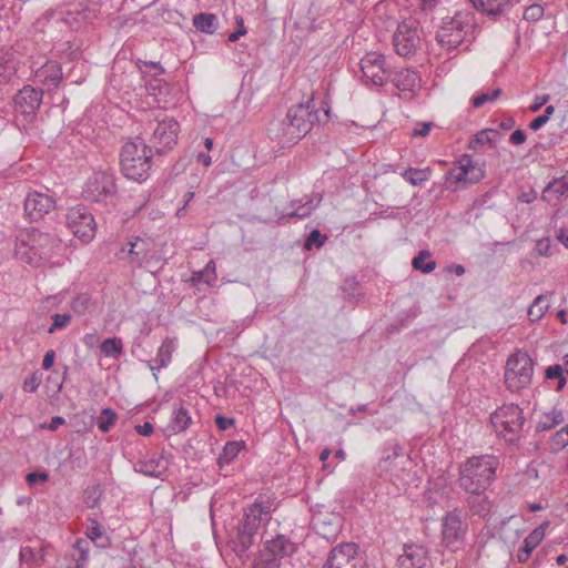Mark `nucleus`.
<instances>
[{
  "instance_id": "obj_19",
  "label": "nucleus",
  "mask_w": 568,
  "mask_h": 568,
  "mask_svg": "<svg viewBox=\"0 0 568 568\" xmlns=\"http://www.w3.org/2000/svg\"><path fill=\"white\" fill-rule=\"evenodd\" d=\"M428 548L419 544L404 545L403 554L397 558V568H428Z\"/></svg>"
},
{
  "instance_id": "obj_26",
  "label": "nucleus",
  "mask_w": 568,
  "mask_h": 568,
  "mask_svg": "<svg viewBox=\"0 0 568 568\" xmlns=\"http://www.w3.org/2000/svg\"><path fill=\"white\" fill-rule=\"evenodd\" d=\"M217 280L216 275V265L213 260L209 261L205 267L201 271L192 272V275L189 282L193 286H200L201 284H206L207 286L214 285Z\"/></svg>"
},
{
  "instance_id": "obj_37",
  "label": "nucleus",
  "mask_w": 568,
  "mask_h": 568,
  "mask_svg": "<svg viewBox=\"0 0 568 568\" xmlns=\"http://www.w3.org/2000/svg\"><path fill=\"white\" fill-rule=\"evenodd\" d=\"M243 445V442H227L217 459L220 468L236 458Z\"/></svg>"
},
{
  "instance_id": "obj_1",
  "label": "nucleus",
  "mask_w": 568,
  "mask_h": 568,
  "mask_svg": "<svg viewBox=\"0 0 568 568\" xmlns=\"http://www.w3.org/2000/svg\"><path fill=\"white\" fill-rule=\"evenodd\" d=\"M332 119V108L327 97L318 105L313 92L305 102L292 105L284 118H275L267 125V134L283 146L296 144L306 136L315 124L327 123Z\"/></svg>"
},
{
  "instance_id": "obj_23",
  "label": "nucleus",
  "mask_w": 568,
  "mask_h": 568,
  "mask_svg": "<svg viewBox=\"0 0 568 568\" xmlns=\"http://www.w3.org/2000/svg\"><path fill=\"white\" fill-rule=\"evenodd\" d=\"M36 77L44 85L58 88L63 78V72L61 65L58 62L48 61L37 70Z\"/></svg>"
},
{
  "instance_id": "obj_60",
  "label": "nucleus",
  "mask_w": 568,
  "mask_h": 568,
  "mask_svg": "<svg viewBox=\"0 0 568 568\" xmlns=\"http://www.w3.org/2000/svg\"><path fill=\"white\" fill-rule=\"evenodd\" d=\"M526 139H527L526 132L521 129H518L511 133L509 141L515 145H520V144L525 143Z\"/></svg>"
},
{
  "instance_id": "obj_52",
  "label": "nucleus",
  "mask_w": 568,
  "mask_h": 568,
  "mask_svg": "<svg viewBox=\"0 0 568 568\" xmlns=\"http://www.w3.org/2000/svg\"><path fill=\"white\" fill-rule=\"evenodd\" d=\"M87 536L91 541L98 544L103 538L104 531L95 520H92V526L88 528Z\"/></svg>"
},
{
  "instance_id": "obj_7",
  "label": "nucleus",
  "mask_w": 568,
  "mask_h": 568,
  "mask_svg": "<svg viewBox=\"0 0 568 568\" xmlns=\"http://www.w3.org/2000/svg\"><path fill=\"white\" fill-rule=\"evenodd\" d=\"M440 545L450 552L460 550L466 541L468 523L462 510L454 508L442 518Z\"/></svg>"
},
{
  "instance_id": "obj_24",
  "label": "nucleus",
  "mask_w": 568,
  "mask_h": 568,
  "mask_svg": "<svg viewBox=\"0 0 568 568\" xmlns=\"http://www.w3.org/2000/svg\"><path fill=\"white\" fill-rule=\"evenodd\" d=\"M128 256L129 262L136 265L142 263L149 257L151 252V243L149 240L135 237L134 241L129 242Z\"/></svg>"
},
{
  "instance_id": "obj_33",
  "label": "nucleus",
  "mask_w": 568,
  "mask_h": 568,
  "mask_svg": "<svg viewBox=\"0 0 568 568\" xmlns=\"http://www.w3.org/2000/svg\"><path fill=\"white\" fill-rule=\"evenodd\" d=\"M432 170L429 168L417 169V168H408L403 173L402 176L405 181L410 183L413 186H420L430 178Z\"/></svg>"
},
{
  "instance_id": "obj_27",
  "label": "nucleus",
  "mask_w": 568,
  "mask_h": 568,
  "mask_svg": "<svg viewBox=\"0 0 568 568\" xmlns=\"http://www.w3.org/2000/svg\"><path fill=\"white\" fill-rule=\"evenodd\" d=\"M276 508L275 498L270 495H260L255 501L244 509L248 515H255V518H262V515H268Z\"/></svg>"
},
{
  "instance_id": "obj_35",
  "label": "nucleus",
  "mask_w": 568,
  "mask_h": 568,
  "mask_svg": "<svg viewBox=\"0 0 568 568\" xmlns=\"http://www.w3.org/2000/svg\"><path fill=\"white\" fill-rule=\"evenodd\" d=\"M549 308L548 298L546 294L538 295L528 308V318L530 322H538L544 317Z\"/></svg>"
},
{
  "instance_id": "obj_13",
  "label": "nucleus",
  "mask_w": 568,
  "mask_h": 568,
  "mask_svg": "<svg viewBox=\"0 0 568 568\" xmlns=\"http://www.w3.org/2000/svg\"><path fill=\"white\" fill-rule=\"evenodd\" d=\"M261 521L262 518H255V515L244 511L243 518L237 524L236 535L232 539V549L239 557L245 555L253 546Z\"/></svg>"
},
{
  "instance_id": "obj_45",
  "label": "nucleus",
  "mask_w": 568,
  "mask_h": 568,
  "mask_svg": "<svg viewBox=\"0 0 568 568\" xmlns=\"http://www.w3.org/2000/svg\"><path fill=\"white\" fill-rule=\"evenodd\" d=\"M503 94V90L497 88L493 90L490 93H480L471 99V104L474 108H480L486 102H493L497 100Z\"/></svg>"
},
{
  "instance_id": "obj_12",
  "label": "nucleus",
  "mask_w": 568,
  "mask_h": 568,
  "mask_svg": "<svg viewBox=\"0 0 568 568\" xmlns=\"http://www.w3.org/2000/svg\"><path fill=\"white\" fill-rule=\"evenodd\" d=\"M420 41L419 30L414 20L402 21L393 36L395 51L402 57L415 54L420 47Z\"/></svg>"
},
{
  "instance_id": "obj_49",
  "label": "nucleus",
  "mask_w": 568,
  "mask_h": 568,
  "mask_svg": "<svg viewBox=\"0 0 568 568\" xmlns=\"http://www.w3.org/2000/svg\"><path fill=\"white\" fill-rule=\"evenodd\" d=\"M544 16V7L539 3H534L527 7L524 11V19L527 21L536 22Z\"/></svg>"
},
{
  "instance_id": "obj_51",
  "label": "nucleus",
  "mask_w": 568,
  "mask_h": 568,
  "mask_svg": "<svg viewBox=\"0 0 568 568\" xmlns=\"http://www.w3.org/2000/svg\"><path fill=\"white\" fill-rule=\"evenodd\" d=\"M74 548L80 554L79 562H81V564L85 562L88 560V558H89L90 541H88L85 539H79V540L75 541ZM79 566H80V564H78V567Z\"/></svg>"
},
{
  "instance_id": "obj_8",
  "label": "nucleus",
  "mask_w": 568,
  "mask_h": 568,
  "mask_svg": "<svg viewBox=\"0 0 568 568\" xmlns=\"http://www.w3.org/2000/svg\"><path fill=\"white\" fill-rule=\"evenodd\" d=\"M534 361L526 352L517 351L511 354L505 367V384L510 392L526 388L532 378Z\"/></svg>"
},
{
  "instance_id": "obj_10",
  "label": "nucleus",
  "mask_w": 568,
  "mask_h": 568,
  "mask_svg": "<svg viewBox=\"0 0 568 568\" xmlns=\"http://www.w3.org/2000/svg\"><path fill=\"white\" fill-rule=\"evenodd\" d=\"M116 194L115 178L105 171L94 172L87 181L83 196L88 201L108 203Z\"/></svg>"
},
{
  "instance_id": "obj_28",
  "label": "nucleus",
  "mask_w": 568,
  "mask_h": 568,
  "mask_svg": "<svg viewBox=\"0 0 568 568\" xmlns=\"http://www.w3.org/2000/svg\"><path fill=\"white\" fill-rule=\"evenodd\" d=\"M265 548L270 550L273 556H276L280 559L293 554L295 545L284 535H277L275 538L266 542Z\"/></svg>"
},
{
  "instance_id": "obj_48",
  "label": "nucleus",
  "mask_w": 568,
  "mask_h": 568,
  "mask_svg": "<svg viewBox=\"0 0 568 568\" xmlns=\"http://www.w3.org/2000/svg\"><path fill=\"white\" fill-rule=\"evenodd\" d=\"M52 325L48 328V333L52 334L57 329H61L68 326L71 321V315L69 313L63 314H54L52 315Z\"/></svg>"
},
{
  "instance_id": "obj_59",
  "label": "nucleus",
  "mask_w": 568,
  "mask_h": 568,
  "mask_svg": "<svg viewBox=\"0 0 568 568\" xmlns=\"http://www.w3.org/2000/svg\"><path fill=\"white\" fill-rule=\"evenodd\" d=\"M433 122H423L419 124V128L413 130V136H426L429 134L430 129L433 128Z\"/></svg>"
},
{
  "instance_id": "obj_15",
  "label": "nucleus",
  "mask_w": 568,
  "mask_h": 568,
  "mask_svg": "<svg viewBox=\"0 0 568 568\" xmlns=\"http://www.w3.org/2000/svg\"><path fill=\"white\" fill-rule=\"evenodd\" d=\"M179 129L180 125L174 119L158 122L149 146H152L156 154H164L176 144Z\"/></svg>"
},
{
  "instance_id": "obj_39",
  "label": "nucleus",
  "mask_w": 568,
  "mask_h": 568,
  "mask_svg": "<svg viewBox=\"0 0 568 568\" xmlns=\"http://www.w3.org/2000/svg\"><path fill=\"white\" fill-rule=\"evenodd\" d=\"M71 308L78 315H84L92 312L93 302L89 294L81 293L71 301Z\"/></svg>"
},
{
  "instance_id": "obj_9",
  "label": "nucleus",
  "mask_w": 568,
  "mask_h": 568,
  "mask_svg": "<svg viewBox=\"0 0 568 568\" xmlns=\"http://www.w3.org/2000/svg\"><path fill=\"white\" fill-rule=\"evenodd\" d=\"M484 176L485 172L477 162L470 155L464 154L458 161V166L447 172V187L457 191L460 187L478 183Z\"/></svg>"
},
{
  "instance_id": "obj_56",
  "label": "nucleus",
  "mask_w": 568,
  "mask_h": 568,
  "mask_svg": "<svg viewBox=\"0 0 568 568\" xmlns=\"http://www.w3.org/2000/svg\"><path fill=\"white\" fill-rule=\"evenodd\" d=\"M236 23L239 24V29L229 36V41L231 42L237 41L240 37L245 36L247 32L242 17H236Z\"/></svg>"
},
{
  "instance_id": "obj_21",
  "label": "nucleus",
  "mask_w": 568,
  "mask_h": 568,
  "mask_svg": "<svg viewBox=\"0 0 568 568\" xmlns=\"http://www.w3.org/2000/svg\"><path fill=\"white\" fill-rule=\"evenodd\" d=\"M548 527V523H544L535 528L523 541V546L517 551V560L520 564L528 561L531 552L538 547V545L545 538V531Z\"/></svg>"
},
{
  "instance_id": "obj_4",
  "label": "nucleus",
  "mask_w": 568,
  "mask_h": 568,
  "mask_svg": "<svg viewBox=\"0 0 568 568\" xmlns=\"http://www.w3.org/2000/svg\"><path fill=\"white\" fill-rule=\"evenodd\" d=\"M152 156V146L146 145L141 138L126 142L120 153L123 175L135 182L145 181L151 170Z\"/></svg>"
},
{
  "instance_id": "obj_17",
  "label": "nucleus",
  "mask_w": 568,
  "mask_h": 568,
  "mask_svg": "<svg viewBox=\"0 0 568 568\" xmlns=\"http://www.w3.org/2000/svg\"><path fill=\"white\" fill-rule=\"evenodd\" d=\"M43 90L24 85L13 98L14 109L28 121H32L42 103Z\"/></svg>"
},
{
  "instance_id": "obj_34",
  "label": "nucleus",
  "mask_w": 568,
  "mask_h": 568,
  "mask_svg": "<svg viewBox=\"0 0 568 568\" xmlns=\"http://www.w3.org/2000/svg\"><path fill=\"white\" fill-rule=\"evenodd\" d=\"M564 422L561 410L552 408L550 412L544 414L536 426L537 432H546L555 428Z\"/></svg>"
},
{
  "instance_id": "obj_40",
  "label": "nucleus",
  "mask_w": 568,
  "mask_h": 568,
  "mask_svg": "<svg viewBox=\"0 0 568 568\" xmlns=\"http://www.w3.org/2000/svg\"><path fill=\"white\" fill-rule=\"evenodd\" d=\"M161 459H150V460H139L134 465V471L143 474L148 477H159L160 473L158 468L160 467Z\"/></svg>"
},
{
  "instance_id": "obj_64",
  "label": "nucleus",
  "mask_w": 568,
  "mask_h": 568,
  "mask_svg": "<svg viewBox=\"0 0 568 568\" xmlns=\"http://www.w3.org/2000/svg\"><path fill=\"white\" fill-rule=\"evenodd\" d=\"M135 430L139 435L150 436V435H152L154 428L150 422H145L142 425L135 426Z\"/></svg>"
},
{
  "instance_id": "obj_61",
  "label": "nucleus",
  "mask_w": 568,
  "mask_h": 568,
  "mask_svg": "<svg viewBox=\"0 0 568 568\" xmlns=\"http://www.w3.org/2000/svg\"><path fill=\"white\" fill-rule=\"evenodd\" d=\"M215 424H216L219 429L226 430L231 426H233L234 419L225 417V416H222V415H217L216 418H215Z\"/></svg>"
},
{
  "instance_id": "obj_50",
  "label": "nucleus",
  "mask_w": 568,
  "mask_h": 568,
  "mask_svg": "<svg viewBox=\"0 0 568 568\" xmlns=\"http://www.w3.org/2000/svg\"><path fill=\"white\" fill-rule=\"evenodd\" d=\"M41 374L34 372L24 379L22 388L24 392L34 393L41 384Z\"/></svg>"
},
{
  "instance_id": "obj_41",
  "label": "nucleus",
  "mask_w": 568,
  "mask_h": 568,
  "mask_svg": "<svg viewBox=\"0 0 568 568\" xmlns=\"http://www.w3.org/2000/svg\"><path fill=\"white\" fill-rule=\"evenodd\" d=\"M16 68L12 63L0 60V100L3 97V87L10 84L16 79Z\"/></svg>"
},
{
  "instance_id": "obj_16",
  "label": "nucleus",
  "mask_w": 568,
  "mask_h": 568,
  "mask_svg": "<svg viewBox=\"0 0 568 568\" xmlns=\"http://www.w3.org/2000/svg\"><path fill=\"white\" fill-rule=\"evenodd\" d=\"M363 75L375 85H384L392 75L386 59L377 52H368L361 60Z\"/></svg>"
},
{
  "instance_id": "obj_54",
  "label": "nucleus",
  "mask_w": 568,
  "mask_h": 568,
  "mask_svg": "<svg viewBox=\"0 0 568 568\" xmlns=\"http://www.w3.org/2000/svg\"><path fill=\"white\" fill-rule=\"evenodd\" d=\"M88 8H83L81 10H68L67 11V21L70 22V18L72 20H74L77 23H81V22H84L89 19V14H88Z\"/></svg>"
},
{
  "instance_id": "obj_42",
  "label": "nucleus",
  "mask_w": 568,
  "mask_h": 568,
  "mask_svg": "<svg viewBox=\"0 0 568 568\" xmlns=\"http://www.w3.org/2000/svg\"><path fill=\"white\" fill-rule=\"evenodd\" d=\"M554 193L557 197L568 194V183L562 180H554L542 191L541 199L550 201L549 195Z\"/></svg>"
},
{
  "instance_id": "obj_5",
  "label": "nucleus",
  "mask_w": 568,
  "mask_h": 568,
  "mask_svg": "<svg viewBox=\"0 0 568 568\" xmlns=\"http://www.w3.org/2000/svg\"><path fill=\"white\" fill-rule=\"evenodd\" d=\"M525 422L523 409L516 404L503 405L490 414L496 435L510 445L520 440Z\"/></svg>"
},
{
  "instance_id": "obj_57",
  "label": "nucleus",
  "mask_w": 568,
  "mask_h": 568,
  "mask_svg": "<svg viewBox=\"0 0 568 568\" xmlns=\"http://www.w3.org/2000/svg\"><path fill=\"white\" fill-rule=\"evenodd\" d=\"M564 367L562 365L556 364L552 366H549L546 368V378L548 379H555L561 377L564 375Z\"/></svg>"
},
{
  "instance_id": "obj_47",
  "label": "nucleus",
  "mask_w": 568,
  "mask_h": 568,
  "mask_svg": "<svg viewBox=\"0 0 568 568\" xmlns=\"http://www.w3.org/2000/svg\"><path fill=\"white\" fill-rule=\"evenodd\" d=\"M402 450L403 447L396 440H390L384 446L382 460L388 462L397 458L402 454Z\"/></svg>"
},
{
  "instance_id": "obj_30",
  "label": "nucleus",
  "mask_w": 568,
  "mask_h": 568,
  "mask_svg": "<svg viewBox=\"0 0 568 568\" xmlns=\"http://www.w3.org/2000/svg\"><path fill=\"white\" fill-rule=\"evenodd\" d=\"M322 201L321 195H315L312 199H308L302 204L297 205V201H292L291 206L293 207V211L286 214V217L293 219H305L308 217L312 212L318 206V204Z\"/></svg>"
},
{
  "instance_id": "obj_22",
  "label": "nucleus",
  "mask_w": 568,
  "mask_h": 568,
  "mask_svg": "<svg viewBox=\"0 0 568 568\" xmlns=\"http://www.w3.org/2000/svg\"><path fill=\"white\" fill-rule=\"evenodd\" d=\"M388 81H390L400 91H408L412 93L420 87L419 74L416 71L409 69L392 72Z\"/></svg>"
},
{
  "instance_id": "obj_53",
  "label": "nucleus",
  "mask_w": 568,
  "mask_h": 568,
  "mask_svg": "<svg viewBox=\"0 0 568 568\" xmlns=\"http://www.w3.org/2000/svg\"><path fill=\"white\" fill-rule=\"evenodd\" d=\"M276 556L265 548V550L261 554V561L265 566V568H277L280 562Z\"/></svg>"
},
{
  "instance_id": "obj_18",
  "label": "nucleus",
  "mask_w": 568,
  "mask_h": 568,
  "mask_svg": "<svg viewBox=\"0 0 568 568\" xmlns=\"http://www.w3.org/2000/svg\"><path fill=\"white\" fill-rule=\"evenodd\" d=\"M55 206V200L39 191L29 192L24 200V212L30 221H39Z\"/></svg>"
},
{
  "instance_id": "obj_31",
  "label": "nucleus",
  "mask_w": 568,
  "mask_h": 568,
  "mask_svg": "<svg viewBox=\"0 0 568 568\" xmlns=\"http://www.w3.org/2000/svg\"><path fill=\"white\" fill-rule=\"evenodd\" d=\"M474 8L485 12L488 16H500L506 7L510 4V0H469Z\"/></svg>"
},
{
  "instance_id": "obj_25",
  "label": "nucleus",
  "mask_w": 568,
  "mask_h": 568,
  "mask_svg": "<svg viewBox=\"0 0 568 568\" xmlns=\"http://www.w3.org/2000/svg\"><path fill=\"white\" fill-rule=\"evenodd\" d=\"M176 345H178V343H176L175 338L166 337L162 342L160 348L158 349L156 357L154 359L156 365L150 366L152 372H155V371H159L160 368L166 367L171 363L172 354L175 352ZM153 374L155 375V373H153Z\"/></svg>"
},
{
  "instance_id": "obj_20",
  "label": "nucleus",
  "mask_w": 568,
  "mask_h": 568,
  "mask_svg": "<svg viewBox=\"0 0 568 568\" xmlns=\"http://www.w3.org/2000/svg\"><path fill=\"white\" fill-rule=\"evenodd\" d=\"M464 494V503L470 516H478L483 519H487L490 516L494 504L487 490H474Z\"/></svg>"
},
{
  "instance_id": "obj_62",
  "label": "nucleus",
  "mask_w": 568,
  "mask_h": 568,
  "mask_svg": "<svg viewBox=\"0 0 568 568\" xmlns=\"http://www.w3.org/2000/svg\"><path fill=\"white\" fill-rule=\"evenodd\" d=\"M537 199V192L534 189H530L528 191H523L518 200L523 203H531Z\"/></svg>"
},
{
  "instance_id": "obj_2",
  "label": "nucleus",
  "mask_w": 568,
  "mask_h": 568,
  "mask_svg": "<svg viewBox=\"0 0 568 568\" xmlns=\"http://www.w3.org/2000/svg\"><path fill=\"white\" fill-rule=\"evenodd\" d=\"M499 465V457L495 455L486 454L467 458L459 467L458 487L464 493L488 490L495 480Z\"/></svg>"
},
{
  "instance_id": "obj_29",
  "label": "nucleus",
  "mask_w": 568,
  "mask_h": 568,
  "mask_svg": "<svg viewBox=\"0 0 568 568\" xmlns=\"http://www.w3.org/2000/svg\"><path fill=\"white\" fill-rule=\"evenodd\" d=\"M191 423L192 418L190 412L183 405V403H181L180 406L174 408L172 413V418L169 424V428L174 433H182L189 428Z\"/></svg>"
},
{
  "instance_id": "obj_3",
  "label": "nucleus",
  "mask_w": 568,
  "mask_h": 568,
  "mask_svg": "<svg viewBox=\"0 0 568 568\" xmlns=\"http://www.w3.org/2000/svg\"><path fill=\"white\" fill-rule=\"evenodd\" d=\"M477 22L471 11H458L454 17L443 19L436 40L448 51L458 48L465 41L476 38Z\"/></svg>"
},
{
  "instance_id": "obj_32",
  "label": "nucleus",
  "mask_w": 568,
  "mask_h": 568,
  "mask_svg": "<svg viewBox=\"0 0 568 568\" xmlns=\"http://www.w3.org/2000/svg\"><path fill=\"white\" fill-rule=\"evenodd\" d=\"M193 26L201 32L213 34L217 26L216 16L206 12L195 14L193 17Z\"/></svg>"
},
{
  "instance_id": "obj_14",
  "label": "nucleus",
  "mask_w": 568,
  "mask_h": 568,
  "mask_svg": "<svg viewBox=\"0 0 568 568\" xmlns=\"http://www.w3.org/2000/svg\"><path fill=\"white\" fill-rule=\"evenodd\" d=\"M365 562L358 556V546L346 542L335 546L322 568H364Z\"/></svg>"
},
{
  "instance_id": "obj_43",
  "label": "nucleus",
  "mask_w": 568,
  "mask_h": 568,
  "mask_svg": "<svg viewBox=\"0 0 568 568\" xmlns=\"http://www.w3.org/2000/svg\"><path fill=\"white\" fill-rule=\"evenodd\" d=\"M429 256L430 254L428 251H420L418 255L413 258V267L424 274L433 272L436 267V262L433 260L425 262Z\"/></svg>"
},
{
  "instance_id": "obj_11",
  "label": "nucleus",
  "mask_w": 568,
  "mask_h": 568,
  "mask_svg": "<svg viewBox=\"0 0 568 568\" xmlns=\"http://www.w3.org/2000/svg\"><path fill=\"white\" fill-rule=\"evenodd\" d=\"M67 225L74 236L83 243H89L95 236V220L84 205H77L68 211Z\"/></svg>"
},
{
  "instance_id": "obj_58",
  "label": "nucleus",
  "mask_w": 568,
  "mask_h": 568,
  "mask_svg": "<svg viewBox=\"0 0 568 568\" xmlns=\"http://www.w3.org/2000/svg\"><path fill=\"white\" fill-rule=\"evenodd\" d=\"M20 559L24 562H33L37 559V554L31 547H22L20 549Z\"/></svg>"
},
{
  "instance_id": "obj_46",
  "label": "nucleus",
  "mask_w": 568,
  "mask_h": 568,
  "mask_svg": "<svg viewBox=\"0 0 568 568\" xmlns=\"http://www.w3.org/2000/svg\"><path fill=\"white\" fill-rule=\"evenodd\" d=\"M327 240L326 235H323L320 230H313L304 243V248L310 251L313 247H321Z\"/></svg>"
},
{
  "instance_id": "obj_63",
  "label": "nucleus",
  "mask_w": 568,
  "mask_h": 568,
  "mask_svg": "<svg viewBox=\"0 0 568 568\" xmlns=\"http://www.w3.org/2000/svg\"><path fill=\"white\" fill-rule=\"evenodd\" d=\"M536 250L540 255L547 256L550 250V242L548 239H541L536 243Z\"/></svg>"
},
{
  "instance_id": "obj_38",
  "label": "nucleus",
  "mask_w": 568,
  "mask_h": 568,
  "mask_svg": "<svg viewBox=\"0 0 568 568\" xmlns=\"http://www.w3.org/2000/svg\"><path fill=\"white\" fill-rule=\"evenodd\" d=\"M499 138V132L495 129H485L477 132L469 142L470 149H476L477 145L487 143L489 145H495Z\"/></svg>"
},
{
  "instance_id": "obj_6",
  "label": "nucleus",
  "mask_w": 568,
  "mask_h": 568,
  "mask_svg": "<svg viewBox=\"0 0 568 568\" xmlns=\"http://www.w3.org/2000/svg\"><path fill=\"white\" fill-rule=\"evenodd\" d=\"M18 253L21 247H28L30 256L28 263H36L34 257L39 261H49L61 248V240L53 233L42 232L38 229H31L19 239Z\"/></svg>"
},
{
  "instance_id": "obj_36",
  "label": "nucleus",
  "mask_w": 568,
  "mask_h": 568,
  "mask_svg": "<svg viewBox=\"0 0 568 568\" xmlns=\"http://www.w3.org/2000/svg\"><path fill=\"white\" fill-rule=\"evenodd\" d=\"M100 352L105 357L119 358L123 353V343L119 337L106 338L101 343Z\"/></svg>"
},
{
  "instance_id": "obj_44",
  "label": "nucleus",
  "mask_w": 568,
  "mask_h": 568,
  "mask_svg": "<svg viewBox=\"0 0 568 568\" xmlns=\"http://www.w3.org/2000/svg\"><path fill=\"white\" fill-rule=\"evenodd\" d=\"M118 418L116 413L111 408L102 409L97 420V426L102 433H108Z\"/></svg>"
},
{
  "instance_id": "obj_55",
  "label": "nucleus",
  "mask_w": 568,
  "mask_h": 568,
  "mask_svg": "<svg viewBox=\"0 0 568 568\" xmlns=\"http://www.w3.org/2000/svg\"><path fill=\"white\" fill-rule=\"evenodd\" d=\"M28 485L33 486L37 483H45L49 479V475L45 471L29 473L26 477Z\"/></svg>"
}]
</instances>
